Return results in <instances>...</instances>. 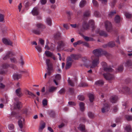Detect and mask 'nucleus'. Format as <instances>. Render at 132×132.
Returning a JSON list of instances; mask_svg holds the SVG:
<instances>
[{
  "label": "nucleus",
  "instance_id": "obj_2",
  "mask_svg": "<svg viewBox=\"0 0 132 132\" xmlns=\"http://www.w3.org/2000/svg\"><path fill=\"white\" fill-rule=\"evenodd\" d=\"M103 76L107 80H111L114 79V77L113 75L108 73L104 74Z\"/></svg>",
  "mask_w": 132,
  "mask_h": 132
},
{
  "label": "nucleus",
  "instance_id": "obj_6",
  "mask_svg": "<svg viewBox=\"0 0 132 132\" xmlns=\"http://www.w3.org/2000/svg\"><path fill=\"white\" fill-rule=\"evenodd\" d=\"M2 42L4 44L7 45H11L12 44V42L10 40L5 38L2 39Z\"/></svg>",
  "mask_w": 132,
  "mask_h": 132
},
{
  "label": "nucleus",
  "instance_id": "obj_29",
  "mask_svg": "<svg viewBox=\"0 0 132 132\" xmlns=\"http://www.w3.org/2000/svg\"><path fill=\"white\" fill-rule=\"evenodd\" d=\"M94 22L92 20H91L89 21L88 24V26L92 27L94 26Z\"/></svg>",
  "mask_w": 132,
  "mask_h": 132
},
{
  "label": "nucleus",
  "instance_id": "obj_12",
  "mask_svg": "<svg viewBox=\"0 0 132 132\" xmlns=\"http://www.w3.org/2000/svg\"><path fill=\"white\" fill-rule=\"evenodd\" d=\"M10 67L11 68L14 69H17L16 66L12 64H10V65H8L7 64H5L3 65V68H5L7 67Z\"/></svg>",
  "mask_w": 132,
  "mask_h": 132
},
{
  "label": "nucleus",
  "instance_id": "obj_31",
  "mask_svg": "<svg viewBox=\"0 0 132 132\" xmlns=\"http://www.w3.org/2000/svg\"><path fill=\"white\" fill-rule=\"evenodd\" d=\"M36 27L37 28L40 29L44 27V26L41 23H38L36 24Z\"/></svg>",
  "mask_w": 132,
  "mask_h": 132
},
{
  "label": "nucleus",
  "instance_id": "obj_26",
  "mask_svg": "<svg viewBox=\"0 0 132 132\" xmlns=\"http://www.w3.org/2000/svg\"><path fill=\"white\" fill-rule=\"evenodd\" d=\"M46 23L48 25L51 26V20L49 18H47L46 20Z\"/></svg>",
  "mask_w": 132,
  "mask_h": 132
},
{
  "label": "nucleus",
  "instance_id": "obj_53",
  "mask_svg": "<svg viewBox=\"0 0 132 132\" xmlns=\"http://www.w3.org/2000/svg\"><path fill=\"white\" fill-rule=\"evenodd\" d=\"M94 14L97 17L99 16V13L98 11H96L94 12Z\"/></svg>",
  "mask_w": 132,
  "mask_h": 132
},
{
  "label": "nucleus",
  "instance_id": "obj_36",
  "mask_svg": "<svg viewBox=\"0 0 132 132\" xmlns=\"http://www.w3.org/2000/svg\"><path fill=\"white\" fill-rule=\"evenodd\" d=\"M71 63V62H67V63L65 66V68L66 69H68L70 67Z\"/></svg>",
  "mask_w": 132,
  "mask_h": 132
},
{
  "label": "nucleus",
  "instance_id": "obj_8",
  "mask_svg": "<svg viewBox=\"0 0 132 132\" xmlns=\"http://www.w3.org/2000/svg\"><path fill=\"white\" fill-rule=\"evenodd\" d=\"M15 93V94L18 96L21 97L22 95V93L21 92V89L20 88L16 90Z\"/></svg>",
  "mask_w": 132,
  "mask_h": 132
},
{
  "label": "nucleus",
  "instance_id": "obj_64",
  "mask_svg": "<svg viewBox=\"0 0 132 132\" xmlns=\"http://www.w3.org/2000/svg\"><path fill=\"white\" fill-rule=\"evenodd\" d=\"M68 104L69 105H75L76 104L75 103L72 102H69Z\"/></svg>",
  "mask_w": 132,
  "mask_h": 132
},
{
  "label": "nucleus",
  "instance_id": "obj_19",
  "mask_svg": "<svg viewBox=\"0 0 132 132\" xmlns=\"http://www.w3.org/2000/svg\"><path fill=\"white\" fill-rule=\"evenodd\" d=\"M45 54L46 56L48 57H52V56H53V54L48 51H45Z\"/></svg>",
  "mask_w": 132,
  "mask_h": 132
},
{
  "label": "nucleus",
  "instance_id": "obj_42",
  "mask_svg": "<svg viewBox=\"0 0 132 132\" xmlns=\"http://www.w3.org/2000/svg\"><path fill=\"white\" fill-rule=\"evenodd\" d=\"M78 99L81 101H83L84 100V97L82 95H79L78 97Z\"/></svg>",
  "mask_w": 132,
  "mask_h": 132
},
{
  "label": "nucleus",
  "instance_id": "obj_47",
  "mask_svg": "<svg viewBox=\"0 0 132 132\" xmlns=\"http://www.w3.org/2000/svg\"><path fill=\"white\" fill-rule=\"evenodd\" d=\"M116 13V12L115 11H111L110 12L109 14V15L110 16H112L114 15Z\"/></svg>",
  "mask_w": 132,
  "mask_h": 132
},
{
  "label": "nucleus",
  "instance_id": "obj_57",
  "mask_svg": "<svg viewBox=\"0 0 132 132\" xmlns=\"http://www.w3.org/2000/svg\"><path fill=\"white\" fill-rule=\"evenodd\" d=\"M87 25L86 23H84L83 24V26L84 29H87L88 28Z\"/></svg>",
  "mask_w": 132,
  "mask_h": 132
},
{
  "label": "nucleus",
  "instance_id": "obj_35",
  "mask_svg": "<svg viewBox=\"0 0 132 132\" xmlns=\"http://www.w3.org/2000/svg\"><path fill=\"white\" fill-rule=\"evenodd\" d=\"M18 124L19 127L21 128H22L23 127V125L22 121L21 120H19L18 121Z\"/></svg>",
  "mask_w": 132,
  "mask_h": 132
},
{
  "label": "nucleus",
  "instance_id": "obj_4",
  "mask_svg": "<svg viewBox=\"0 0 132 132\" xmlns=\"http://www.w3.org/2000/svg\"><path fill=\"white\" fill-rule=\"evenodd\" d=\"M101 64L104 70L106 71L112 72L113 70L112 69L110 68H108L106 63L105 62H102L101 63Z\"/></svg>",
  "mask_w": 132,
  "mask_h": 132
},
{
  "label": "nucleus",
  "instance_id": "obj_55",
  "mask_svg": "<svg viewBox=\"0 0 132 132\" xmlns=\"http://www.w3.org/2000/svg\"><path fill=\"white\" fill-rule=\"evenodd\" d=\"M21 65H23L24 63V61L23 59L22 58V57H21V60L19 62Z\"/></svg>",
  "mask_w": 132,
  "mask_h": 132
},
{
  "label": "nucleus",
  "instance_id": "obj_51",
  "mask_svg": "<svg viewBox=\"0 0 132 132\" xmlns=\"http://www.w3.org/2000/svg\"><path fill=\"white\" fill-rule=\"evenodd\" d=\"M47 102L46 100L44 99L43 100L42 103L43 105L44 106L47 105Z\"/></svg>",
  "mask_w": 132,
  "mask_h": 132
},
{
  "label": "nucleus",
  "instance_id": "obj_50",
  "mask_svg": "<svg viewBox=\"0 0 132 132\" xmlns=\"http://www.w3.org/2000/svg\"><path fill=\"white\" fill-rule=\"evenodd\" d=\"M126 118L128 120H132V116H127Z\"/></svg>",
  "mask_w": 132,
  "mask_h": 132
},
{
  "label": "nucleus",
  "instance_id": "obj_41",
  "mask_svg": "<svg viewBox=\"0 0 132 132\" xmlns=\"http://www.w3.org/2000/svg\"><path fill=\"white\" fill-rule=\"evenodd\" d=\"M80 87H85L87 86V84L85 83L82 82L79 85Z\"/></svg>",
  "mask_w": 132,
  "mask_h": 132
},
{
  "label": "nucleus",
  "instance_id": "obj_33",
  "mask_svg": "<svg viewBox=\"0 0 132 132\" xmlns=\"http://www.w3.org/2000/svg\"><path fill=\"white\" fill-rule=\"evenodd\" d=\"M120 18L119 16H116L115 18V21L116 23H118L120 21Z\"/></svg>",
  "mask_w": 132,
  "mask_h": 132
},
{
  "label": "nucleus",
  "instance_id": "obj_40",
  "mask_svg": "<svg viewBox=\"0 0 132 132\" xmlns=\"http://www.w3.org/2000/svg\"><path fill=\"white\" fill-rule=\"evenodd\" d=\"M28 110V109L27 108H25L22 109L21 112L22 114H26L27 113Z\"/></svg>",
  "mask_w": 132,
  "mask_h": 132
},
{
  "label": "nucleus",
  "instance_id": "obj_20",
  "mask_svg": "<svg viewBox=\"0 0 132 132\" xmlns=\"http://www.w3.org/2000/svg\"><path fill=\"white\" fill-rule=\"evenodd\" d=\"M97 32L100 34V35L103 36L104 37H106L108 35L104 31H98Z\"/></svg>",
  "mask_w": 132,
  "mask_h": 132
},
{
  "label": "nucleus",
  "instance_id": "obj_5",
  "mask_svg": "<svg viewBox=\"0 0 132 132\" xmlns=\"http://www.w3.org/2000/svg\"><path fill=\"white\" fill-rule=\"evenodd\" d=\"M77 55L75 54H72L71 56L68 57L67 59V62H72V58L74 59H77Z\"/></svg>",
  "mask_w": 132,
  "mask_h": 132
},
{
  "label": "nucleus",
  "instance_id": "obj_1",
  "mask_svg": "<svg viewBox=\"0 0 132 132\" xmlns=\"http://www.w3.org/2000/svg\"><path fill=\"white\" fill-rule=\"evenodd\" d=\"M91 58L92 61V64L90 66V68H93L97 66L99 63L98 58L95 56H92Z\"/></svg>",
  "mask_w": 132,
  "mask_h": 132
},
{
  "label": "nucleus",
  "instance_id": "obj_13",
  "mask_svg": "<svg viewBox=\"0 0 132 132\" xmlns=\"http://www.w3.org/2000/svg\"><path fill=\"white\" fill-rule=\"evenodd\" d=\"M20 75H18L17 73H15L13 76V78L14 80L18 79L21 77Z\"/></svg>",
  "mask_w": 132,
  "mask_h": 132
},
{
  "label": "nucleus",
  "instance_id": "obj_54",
  "mask_svg": "<svg viewBox=\"0 0 132 132\" xmlns=\"http://www.w3.org/2000/svg\"><path fill=\"white\" fill-rule=\"evenodd\" d=\"M39 42L42 45H43L44 44V41L42 39H40L39 40Z\"/></svg>",
  "mask_w": 132,
  "mask_h": 132
},
{
  "label": "nucleus",
  "instance_id": "obj_34",
  "mask_svg": "<svg viewBox=\"0 0 132 132\" xmlns=\"http://www.w3.org/2000/svg\"><path fill=\"white\" fill-rule=\"evenodd\" d=\"M46 63L47 66V68L48 69L49 68L50 65V60L49 59H47L46 61Z\"/></svg>",
  "mask_w": 132,
  "mask_h": 132
},
{
  "label": "nucleus",
  "instance_id": "obj_15",
  "mask_svg": "<svg viewBox=\"0 0 132 132\" xmlns=\"http://www.w3.org/2000/svg\"><path fill=\"white\" fill-rule=\"evenodd\" d=\"M78 129L82 132H85V127L84 125L81 124L80 125L79 127H78Z\"/></svg>",
  "mask_w": 132,
  "mask_h": 132
},
{
  "label": "nucleus",
  "instance_id": "obj_49",
  "mask_svg": "<svg viewBox=\"0 0 132 132\" xmlns=\"http://www.w3.org/2000/svg\"><path fill=\"white\" fill-rule=\"evenodd\" d=\"M4 15L2 14H0V21L2 22L4 20Z\"/></svg>",
  "mask_w": 132,
  "mask_h": 132
},
{
  "label": "nucleus",
  "instance_id": "obj_61",
  "mask_svg": "<svg viewBox=\"0 0 132 132\" xmlns=\"http://www.w3.org/2000/svg\"><path fill=\"white\" fill-rule=\"evenodd\" d=\"M22 7L21 3H20L18 6V9L19 10V11L20 12L21 9Z\"/></svg>",
  "mask_w": 132,
  "mask_h": 132
},
{
  "label": "nucleus",
  "instance_id": "obj_3",
  "mask_svg": "<svg viewBox=\"0 0 132 132\" xmlns=\"http://www.w3.org/2000/svg\"><path fill=\"white\" fill-rule=\"evenodd\" d=\"M105 26L106 30L108 31H110L112 29V25L111 23L109 21H106L105 23Z\"/></svg>",
  "mask_w": 132,
  "mask_h": 132
},
{
  "label": "nucleus",
  "instance_id": "obj_23",
  "mask_svg": "<svg viewBox=\"0 0 132 132\" xmlns=\"http://www.w3.org/2000/svg\"><path fill=\"white\" fill-rule=\"evenodd\" d=\"M115 45V44L114 42H109L108 44V45H104L103 47H105L106 46H108L110 47H112Z\"/></svg>",
  "mask_w": 132,
  "mask_h": 132
},
{
  "label": "nucleus",
  "instance_id": "obj_52",
  "mask_svg": "<svg viewBox=\"0 0 132 132\" xmlns=\"http://www.w3.org/2000/svg\"><path fill=\"white\" fill-rule=\"evenodd\" d=\"M9 129L10 130H12L14 128V126L13 124H10L9 125Z\"/></svg>",
  "mask_w": 132,
  "mask_h": 132
},
{
  "label": "nucleus",
  "instance_id": "obj_16",
  "mask_svg": "<svg viewBox=\"0 0 132 132\" xmlns=\"http://www.w3.org/2000/svg\"><path fill=\"white\" fill-rule=\"evenodd\" d=\"M126 67H129L132 65V62L130 60H128L124 63Z\"/></svg>",
  "mask_w": 132,
  "mask_h": 132
},
{
  "label": "nucleus",
  "instance_id": "obj_30",
  "mask_svg": "<svg viewBox=\"0 0 132 132\" xmlns=\"http://www.w3.org/2000/svg\"><path fill=\"white\" fill-rule=\"evenodd\" d=\"M21 106V103L19 102H16V105L15 106V108H19Z\"/></svg>",
  "mask_w": 132,
  "mask_h": 132
},
{
  "label": "nucleus",
  "instance_id": "obj_45",
  "mask_svg": "<svg viewBox=\"0 0 132 132\" xmlns=\"http://www.w3.org/2000/svg\"><path fill=\"white\" fill-rule=\"evenodd\" d=\"M88 116L90 118H92L94 117L93 114L91 112H89L88 113Z\"/></svg>",
  "mask_w": 132,
  "mask_h": 132
},
{
  "label": "nucleus",
  "instance_id": "obj_18",
  "mask_svg": "<svg viewBox=\"0 0 132 132\" xmlns=\"http://www.w3.org/2000/svg\"><path fill=\"white\" fill-rule=\"evenodd\" d=\"M57 87L53 86L50 87L48 89V91L50 92H53L56 90Z\"/></svg>",
  "mask_w": 132,
  "mask_h": 132
},
{
  "label": "nucleus",
  "instance_id": "obj_44",
  "mask_svg": "<svg viewBox=\"0 0 132 132\" xmlns=\"http://www.w3.org/2000/svg\"><path fill=\"white\" fill-rule=\"evenodd\" d=\"M68 82L69 84L71 86H74V84L72 81L70 80V78H69L68 80Z\"/></svg>",
  "mask_w": 132,
  "mask_h": 132
},
{
  "label": "nucleus",
  "instance_id": "obj_11",
  "mask_svg": "<svg viewBox=\"0 0 132 132\" xmlns=\"http://www.w3.org/2000/svg\"><path fill=\"white\" fill-rule=\"evenodd\" d=\"M45 126V123L44 122H43L40 124L38 129L39 132H42Z\"/></svg>",
  "mask_w": 132,
  "mask_h": 132
},
{
  "label": "nucleus",
  "instance_id": "obj_43",
  "mask_svg": "<svg viewBox=\"0 0 132 132\" xmlns=\"http://www.w3.org/2000/svg\"><path fill=\"white\" fill-rule=\"evenodd\" d=\"M36 48L37 50V51L39 52H41L42 51V49L41 47L39 46H37L35 47Z\"/></svg>",
  "mask_w": 132,
  "mask_h": 132
},
{
  "label": "nucleus",
  "instance_id": "obj_38",
  "mask_svg": "<svg viewBox=\"0 0 132 132\" xmlns=\"http://www.w3.org/2000/svg\"><path fill=\"white\" fill-rule=\"evenodd\" d=\"M125 130L128 132H130L131 131V129L130 126H127Z\"/></svg>",
  "mask_w": 132,
  "mask_h": 132
},
{
  "label": "nucleus",
  "instance_id": "obj_9",
  "mask_svg": "<svg viewBox=\"0 0 132 132\" xmlns=\"http://www.w3.org/2000/svg\"><path fill=\"white\" fill-rule=\"evenodd\" d=\"M55 79H54L53 81L56 85H58V84L57 82L56 81L60 80L61 79V76L59 74H57L55 76Z\"/></svg>",
  "mask_w": 132,
  "mask_h": 132
},
{
  "label": "nucleus",
  "instance_id": "obj_39",
  "mask_svg": "<svg viewBox=\"0 0 132 132\" xmlns=\"http://www.w3.org/2000/svg\"><path fill=\"white\" fill-rule=\"evenodd\" d=\"M10 60L12 63H16L17 62V61L16 59L14 57L10 58Z\"/></svg>",
  "mask_w": 132,
  "mask_h": 132
},
{
  "label": "nucleus",
  "instance_id": "obj_46",
  "mask_svg": "<svg viewBox=\"0 0 132 132\" xmlns=\"http://www.w3.org/2000/svg\"><path fill=\"white\" fill-rule=\"evenodd\" d=\"M92 3L93 5L96 6H98V4L97 2L95 0H93Z\"/></svg>",
  "mask_w": 132,
  "mask_h": 132
},
{
  "label": "nucleus",
  "instance_id": "obj_63",
  "mask_svg": "<svg viewBox=\"0 0 132 132\" xmlns=\"http://www.w3.org/2000/svg\"><path fill=\"white\" fill-rule=\"evenodd\" d=\"M65 92V90L64 89H61L59 92V93L61 94H62V93H63Z\"/></svg>",
  "mask_w": 132,
  "mask_h": 132
},
{
  "label": "nucleus",
  "instance_id": "obj_27",
  "mask_svg": "<svg viewBox=\"0 0 132 132\" xmlns=\"http://www.w3.org/2000/svg\"><path fill=\"white\" fill-rule=\"evenodd\" d=\"M109 110V108L108 106L105 107L102 109V112L104 113L107 112Z\"/></svg>",
  "mask_w": 132,
  "mask_h": 132
},
{
  "label": "nucleus",
  "instance_id": "obj_48",
  "mask_svg": "<svg viewBox=\"0 0 132 132\" xmlns=\"http://www.w3.org/2000/svg\"><path fill=\"white\" fill-rule=\"evenodd\" d=\"M117 69L118 71H121L123 69V66L122 65L118 67Z\"/></svg>",
  "mask_w": 132,
  "mask_h": 132
},
{
  "label": "nucleus",
  "instance_id": "obj_10",
  "mask_svg": "<svg viewBox=\"0 0 132 132\" xmlns=\"http://www.w3.org/2000/svg\"><path fill=\"white\" fill-rule=\"evenodd\" d=\"M31 13L33 15H36L38 14V8L37 7H34L31 11Z\"/></svg>",
  "mask_w": 132,
  "mask_h": 132
},
{
  "label": "nucleus",
  "instance_id": "obj_28",
  "mask_svg": "<svg viewBox=\"0 0 132 132\" xmlns=\"http://www.w3.org/2000/svg\"><path fill=\"white\" fill-rule=\"evenodd\" d=\"M88 96L89 98V100L91 102H92L94 99V96L92 94H89Z\"/></svg>",
  "mask_w": 132,
  "mask_h": 132
},
{
  "label": "nucleus",
  "instance_id": "obj_56",
  "mask_svg": "<svg viewBox=\"0 0 132 132\" xmlns=\"http://www.w3.org/2000/svg\"><path fill=\"white\" fill-rule=\"evenodd\" d=\"M11 53H9L7 54L5 56V57L4 58V59L5 60V59H6L7 58L9 57V56H10V55H11Z\"/></svg>",
  "mask_w": 132,
  "mask_h": 132
},
{
  "label": "nucleus",
  "instance_id": "obj_59",
  "mask_svg": "<svg viewBox=\"0 0 132 132\" xmlns=\"http://www.w3.org/2000/svg\"><path fill=\"white\" fill-rule=\"evenodd\" d=\"M40 2L43 5L46 3V0H40Z\"/></svg>",
  "mask_w": 132,
  "mask_h": 132
},
{
  "label": "nucleus",
  "instance_id": "obj_58",
  "mask_svg": "<svg viewBox=\"0 0 132 132\" xmlns=\"http://www.w3.org/2000/svg\"><path fill=\"white\" fill-rule=\"evenodd\" d=\"M55 45L54 44H52L51 45V46L50 47V48L51 49V51L54 50L55 49Z\"/></svg>",
  "mask_w": 132,
  "mask_h": 132
},
{
  "label": "nucleus",
  "instance_id": "obj_62",
  "mask_svg": "<svg viewBox=\"0 0 132 132\" xmlns=\"http://www.w3.org/2000/svg\"><path fill=\"white\" fill-rule=\"evenodd\" d=\"M90 14V13L89 12V11H87V12H85L84 13V15L85 16H89V15Z\"/></svg>",
  "mask_w": 132,
  "mask_h": 132
},
{
  "label": "nucleus",
  "instance_id": "obj_17",
  "mask_svg": "<svg viewBox=\"0 0 132 132\" xmlns=\"http://www.w3.org/2000/svg\"><path fill=\"white\" fill-rule=\"evenodd\" d=\"M42 30H40L39 29L37 28V29H33L32 30V32L36 34L39 35L40 34Z\"/></svg>",
  "mask_w": 132,
  "mask_h": 132
},
{
  "label": "nucleus",
  "instance_id": "obj_32",
  "mask_svg": "<svg viewBox=\"0 0 132 132\" xmlns=\"http://www.w3.org/2000/svg\"><path fill=\"white\" fill-rule=\"evenodd\" d=\"M86 4V2L85 1H82L80 2L79 4V6L80 7H82L84 6Z\"/></svg>",
  "mask_w": 132,
  "mask_h": 132
},
{
  "label": "nucleus",
  "instance_id": "obj_7",
  "mask_svg": "<svg viewBox=\"0 0 132 132\" xmlns=\"http://www.w3.org/2000/svg\"><path fill=\"white\" fill-rule=\"evenodd\" d=\"M101 50L98 49H96L94 50L93 51L94 54L95 55V56H99L101 54Z\"/></svg>",
  "mask_w": 132,
  "mask_h": 132
},
{
  "label": "nucleus",
  "instance_id": "obj_22",
  "mask_svg": "<svg viewBox=\"0 0 132 132\" xmlns=\"http://www.w3.org/2000/svg\"><path fill=\"white\" fill-rule=\"evenodd\" d=\"M25 93L26 94H28L30 95L32 97H35V95L33 93H32V92H30L28 90L26 89L25 90Z\"/></svg>",
  "mask_w": 132,
  "mask_h": 132
},
{
  "label": "nucleus",
  "instance_id": "obj_24",
  "mask_svg": "<svg viewBox=\"0 0 132 132\" xmlns=\"http://www.w3.org/2000/svg\"><path fill=\"white\" fill-rule=\"evenodd\" d=\"M79 105L81 111H84L85 109L84 103L82 102H81L80 103Z\"/></svg>",
  "mask_w": 132,
  "mask_h": 132
},
{
  "label": "nucleus",
  "instance_id": "obj_14",
  "mask_svg": "<svg viewBox=\"0 0 132 132\" xmlns=\"http://www.w3.org/2000/svg\"><path fill=\"white\" fill-rule=\"evenodd\" d=\"M118 98L117 96H112L111 97L110 101L112 103H115L117 100Z\"/></svg>",
  "mask_w": 132,
  "mask_h": 132
},
{
  "label": "nucleus",
  "instance_id": "obj_25",
  "mask_svg": "<svg viewBox=\"0 0 132 132\" xmlns=\"http://www.w3.org/2000/svg\"><path fill=\"white\" fill-rule=\"evenodd\" d=\"M124 14L126 17L127 18H131L132 16V14H131L128 12H125Z\"/></svg>",
  "mask_w": 132,
  "mask_h": 132
},
{
  "label": "nucleus",
  "instance_id": "obj_60",
  "mask_svg": "<svg viewBox=\"0 0 132 132\" xmlns=\"http://www.w3.org/2000/svg\"><path fill=\"white\" fill-rule=\"evenodd\" d=\"M129 90V88L127 87H125L123 89V91H125L126 92H128V91Z\"/></svg>",
  "mask_w": 132,
  "mask_h": 132
},
{
  "label": "nucleus",
  "instance_id": "obj_21",
  "mask_svg": "<svg viewBox=\"0 0 132 132\" xmlns=\"http://www.w3.org/2000/svg\"><path fill=\"white\" fill-rule=\"evenodd\" d=\"M104 84V82L102 80H99L96 81L95 84L97 85L101 86Z\"/></svg>",
  "mask_w": 132,
  "mask_h": 132
},
{
  "label": "nucleus",
  "instance_id": "obj_37",
  "mask_svg": "<svg viewBox=\"0 0 132 132\" xmlns=\"http://www.w3.org/2000/svg\"><path fill=\"white\" fill-rule=\"evenodd\" d=\"M84 38L85 40L88 41H92L93 40V38L87 36H85L84 37Z\"/></svg>",
  "mask_w": 132,
  "mask_h": 132
}]
</instances>
